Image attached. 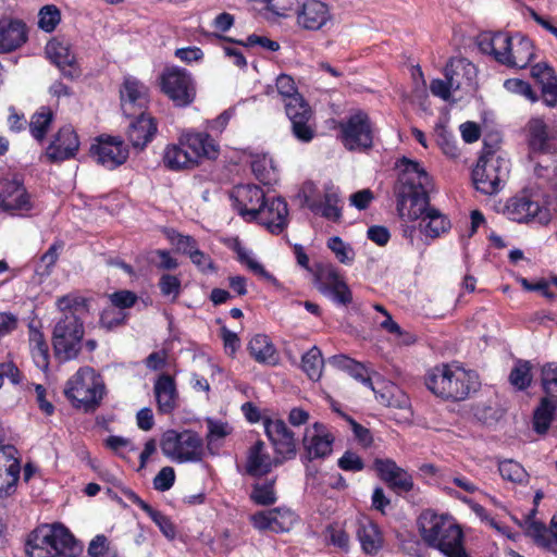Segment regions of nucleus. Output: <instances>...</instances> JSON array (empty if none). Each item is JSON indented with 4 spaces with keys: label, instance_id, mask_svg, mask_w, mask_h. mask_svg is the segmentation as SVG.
<instances>
[{
    "label": "nucleus",
    "instance_id": "obj_1",
    "mask_svg": "<svg viewBox=\"0 0 557 557\" xmlns=\"http://www.w3.org/2000/svg\"><path fill=\"white\" fill-rule=\"evenodd\" d=\"M398 181L395 187L397 211L405 221L416 222L417 225H405L403 235L411 245L416 234L428 240H433L450 228V221L438 209L430 205L429 193L432 180L425 169L417 161L403 158L397 161Z\"/></svg>",
    "mask_w": 557,
    "mask_h": 557
},
{
    "label": "nucleus",
    "instance_id": "obj_2",
    "mask_svg": "<svg viewBox=\"0 0 557 557\" xmlns=\"http://www.w3.org/2000/svg\"><path fill=\"white\" fill-rule=\"evenodd\" d=\"M423 543L445 557H471L465 547L461 525L449 513L423 510L417 520Z\"/></svg>",
    "mask_w": 557,
    "mask_h": 557
},
{
    "label": "nucleus",
    "instance_id": "obj_3",
    "mask_svg": "<svg viewBox=\"0 0 557 557\" xmlns=\"http://www.w3.org/2000/svg\"><path fill=\"white\" fill-rule=\"evenodd\" d=\"M57 307L61 317L52 331V345L55 356L63 361L76 359L82 346L85 329L78 317L85 308L84 298L69 294L58 298Z\"/></svg>",
    "mask_w": 557,
    "mask_h": 557
},
{
    "label": "nucleus",
    "instance_id": "obj_4",
    "mask_svg": "<svg viewBox=\"0 0 557 557\" xmlns=\"http://www.w3.org/2000/svg\"><path fill=\"white\" fill-rule=\"evenodd\" d=\"M424 381L436 397L453 401L467 399L480 386L478 373L459 362L435 366L426 372Z\"/></svg>",
    "mask_w": 557,
    "mask_h": 557
},
{
    "label": "nucleus",
    "instance_id": "obj_5",
    "mask_svg": "<svg viewBox=\"0 0 557 557\" xmlns=\"http://www.w3.org/2000/svg\"><path fill=\"white\" fill-rule=\"evenodd\" d=\"M83 546L62 524H44L28 536L25 552L28 557H77Z\"/></svg>",
    "mask_w": 557,
    "mask_h": 557
},
{
    "label": "nucleus",
    "instance_id": "obj_6",
    "mask_svg": "<svg viewBox=\"0 0 557 557\" xmlns=\"http://www.w3.org/2000/svg\"><path fill=\"white\" fill-rule=\"evenodd\" d=\"M275 89L284 102L295 137L304 143L312 140L315 134L312 111L298 94L294 79L289 75L281 74L276 78Z\"/></svg>",
    "mask_w": 557,
    "mask_h": 557
},
{
    "label": "nucleus",
    "instance_id": "obj_7",
    "mask_svg": "<svg viewBox=\"0 0 557 557\" xmlns=\"http://www.w3.org/2000/svg\"><path fill=\"white\" fill-rule=\"evenodd\" d=\"M102 377L90 367L79 368L66 382L64 395L71 404L85 411L95 410L104 396Z\"/></svg>",
    "mask_w": 557,
    "mask_h": 557
},
{
    "label": "nucleus",
    "instance_id": "obj_8",
    "mask_svg": "<svg viewBox=\"0 0 557 557\" xmlns=\"http://www.w3.org/2000/svg\"><path fill=\"white\" fill-rule=\"evenodd\" d=\"M329 363L334 368L347 372L355 380L361 382L364 386L372 389L375 394L377 401L387 407L405 408L408 406L407 396L393 383H383L381 388H377L371 376L370 370L362 363L345 356L337 355L329 359Z\"/></svg>",
    "mask_w": 557,
    "mask_h": 557
},
{
    "label": "nucleus",
    "instance_id": "obj_9",
    "mask_svg": "<svg viewBox=\"0 0 557 557\" xmlns=\"http://www.w3.org/2000/svg\"><path fill=\"white\" fill-rule=\"evenodd\" d=\"M510 171V161L498 152H486L480 157L472 171L475 188L484 195L498 193L507 180Z\"/></svg>",
    "mask_w": 557,
    "mask_h": 557
},
{
    "label": "nucleus",
    "instance_id": "obj_10",
    "mask_svg": "<svg viewBox=\"0 0 557 557\" xmlns=\"http://www.w3.org/2000/svg\"><path fill=\"white\" fill-rule=\"evenodd\" d=\"M160 447L164 456L178 463L198 462L205 455L203 440L191 430H168Z\"/></svg>",
    "mask_w": 557,
    "mask_h": 557
},
{
    "label": "nucleus",
    "instance_id": "obj_11",
    "mask_svg": "<svg viewBox=\"0 0 557 557\" xmlns=\"http://www.w3.org/2000/svg\"><path fill=\"white\" fill-rule=\"evenodd\" d=\"M374 126L369 115L356 111L339 123V138L350 151L368 149L372 146Z\"/></svg>",
    "mask_w": 557,
    "mask_h": 557
},
{
    "label": "nucleus",
    "instance_id": "obj_12",
    "mask_svg": "<svg viewBox=\"0 0 557 557\" xmlns=\"http://www.w3.org/2000/svg\"><path fill=\"white\" fill-rule=\"evenodd\" d=\"M161 90L177 107H187L196 98V84L191 74L177 66L168 67L160 76Z\"/></svg>",
    "mask_w": 557,
    "mask_h": 557
},
{
    "label": "nucleus",
    "instance_id": "obj_13",
    "mask_svg": "<svg viewBox=\"0 0 557 557\" xmlns=\"http://www.w3.org/2000/svg\"><path fill=\"white\" fill-rule=\"evenodd\" d=\"M554 208L547 203H540L527 194L517 195L507 200L504 213L512 221L535 222L547 225L554 215Z\"/></svg>",
    "mask_w": 557,
    "mask_h": 557
},
{
    "label": "nucleus",
    "instance_id": "obj_14",
    "mask_svg": "<svg viewBox=\"0 0 557 557\" xmlns=\"http://www.w3.org/2000/svg\"><path fill=\"white\" fill-rule=\"evenodd\" d=\"M0 208L18 216H24L34 209L30 195L15 175L0 178Z\"/></svg>",
    "mask_w": 557,
    "mask_h": 557
},
{
    "label": "nucleus",
    "instance_id": "obj_15",
    "mask_svg": "<svg viewBox=\"0 0 557 557\" xmlns=\"http://www.w3.org/2000/svg\"><path fill=\"white\" fill-rule=\"evenodd\" d=\"M524 129L531 160H535L536 157H548L552 164H556L557 144L550 136L544 120L539 116L531 117Z\"/></svg>",
    "mask_w": 557,
    "mask_h": 557
},
{
    "label": "nucleus",
    "instance_id": "obj_16",
    "mask_svg": "<svg viewBox=\"0 0 557 557\" xmlns=\"http://www.w3.org/2000/svg\"><path fill=\"white\" fill-rule=\"evenodd\" d=\"M463 72L470 79L475 75V66L467 59H451L444 70L445 79H433L430 84L431 92L447 101L450 99L451 92L462 87V82L455 77L456 74Z\"/></svg>",
    "mask_w": 557,
    "mask_h": 557
},
{
    "label": "nucleus",
    "instance_id": "obj_17",
    "mask_svg": "<svg viewBox=\"0 0 557 557\" xmlns=\"http://www.w3.org/2000/svg\"><path fill=\"white\" fill-rule=\"evenodd\" d=\"M334 435L322 422H314L305 429L302 447L308 460L323 459L332 454Z\"/></svg>",
    "mask_w": 557,
    "mask_h": 557
},
{
    "label": "nucleus",
    "instance_id": "obj_18",
    "mask_svg": "<svg viewBox=\"0 0 557 557\" xmlns=\"http://www.w3.org/2000/svg\"><path fill=\"white\" fill-rule=\"evenodd\" d=\"M47 58L70 79L81 76L82 70L71 42L65 38H53L46 46Z\"/></svg>",
    "mask_w": 557,
    "mask_h": 557
},
{
    "label": "nucleus",
    "instance_id": "obj_19",
    "mask_svg": "<svg viewBox=\"0 0 557 557\" xmlns=\"http://www.w3.org/2000/svg\"><path fill=\"white\" fill-rule=\"evenodd\" d=\"M90 153L106 169L113 170L128 158V149L119 137L99 136L90 147Z\"/></svg>",
    "mask_w": 557,
    "mask_h": 557
},
{
    "label": "nucleus",
    "instance_id": "obj_20",
    "mask_svg": "<svg viewBox=\"0 0 557 557\" xmlns=\"http://www.w3.org/2000/svg\"><path fill=\"white\" fill-rule=\"evenodd\" d=\"M264 432L275 453L284 460L293 459L297 453V441L295 434L290 431L282 419H263Z\"/></svg>",
    "mask_w": 557,
    "mask_h": 557
},
{
    "label": "nucleus",
    "instance_id": "obj_21",
    "mask_svg": "<svg viewBox=\"0 0 557 557\" xmlns=\"http://www.w3.org/2000/svg\"><path fill=\"white\" fill-rule=\"evenodd\" d=\"M252 222L265 226L272 234L282 233L288 224V208L281 197H267Z\"/></svg>",
    "mask_w": 557,
    "mask_h": 557
},
{
    "label": "nucleus",
    "instance_id": "obj_22",
    "mask_svg": "<svg viewBox=\"0 0 557 557\" xmlns=\"http://www.w3.org/2000/svg\"><path fill=\"white\" fill-rule=\"evenodd\" d=\"M234 207L238 214L247 222H252L267 196L257 185L244 184L234 187L231 193Z\"/></svg>",
    "mask_w": 557,
    "mask_h": 557
},
{
    "label": "nucleus",
    "instance_id": "obj_23",
    "mask_svg": "<svg viewBox=\"0 0 557 557\" xmlns=\"http://www.w3.org/2000/svg\"><path fill=\"white\" fill-rule=\"evenodd\" d=\"M180 137L181 144L186 146L195 165H197L202 159L214 160L218 158L219 145L209 134L186 132Z\"/></svg>",
    "mask_w": 557,
    "mask_h": 557
},
{
    "label": "nucleus",
    "instance_id": "obj_24",
    "mask_svg": "<svg viewBox=\"0 0 557 557\" xmlns=\"http://www.w3.org/2000/svg\"><path fill=\"white\" fill-rule=\"evenodd\" d=\"M297 516L285 507L260 511L251 517L253 527L258 530L272 532H287L296 522Z\"/></svg>",
    "mask_w": 557,
    "mask_h": 557
},
{
    "label": "nucleus",
    "instance_id": "obj_25",
    "mask_svg": "<svg viewBox=\"0 0 557 557\" xmlns=\"http://www.w3.org/2000/svg\"><path fill=\"white\" fill-rule=\"evenodd\" d=\"M79 148V139L70 125L59 129L53 140L47 147L46 156L53 162H61L74 158Z\"/></svg>",
    "mask_w": 557,
    "mask_h": 557
},
{
    "label": "nucleus",
    "instance_id": "obj_26",
    "mask_svg": "<svg viewBox=\"0 0 557 557\" xmlns=\"http://www.w3.org/2000/svg\"><path fill=\"white\" fill-rule=\"evenodd\" d=\"M320 290L339 305H348L352 299L344 277L333 267H327L320 273Z\"/></svg>",
    "mask_w": 557,
    "mask_h": 557
},
{
    "label": "nucleus",
    "instance_id": "obj_27",
    "mask_svg": "<svg viewBox=\"0 0 557 557\" xmlns=\"http://www.w3.org/2000/svg\"><path fill=\"white\" fill-rule=\"evenodd\" d=\"M331 18L329 7L319 0H307L296 12L298 26L308 30L322 28Z\"/></svg>",
    "mask_w": 557,
    "mask_h": 557
},
{
    "label": "nucleus",
    "instance_id": "obj_28",
    "mask_svg": "<svg viewBox=\"0 0 557 557\" xmlns=\"http://www.w3.org/2000/svg\"><path fill=\"white\" fill-rule=\"evenodd\" d=\"M17 450L14 446H2L0 451V496L9 495L15 487L21 471Z\"/></svg>",
    "mask_w": 557,
    "mask_h": 557
},
{
    "label": "nucleus",
    "instance_id": "obj_29",
    "mask_svg": "<svg viewBox=\"0 0 557 557\" xmlns=\"http://www.w3.org/2000/svg\"><path fill=\"white\" fill-rule=\"evenodd\" d=\"M27 40V29L21 20L3 17L0 20V53L18 49Z\"/></svg>",
    "mask_w": 557,
    "mask_h": 557
},
{
    "label": "nucleus",
    "instance_id": "obj_30",
    "mask_svg": "<svg viewBox=\"0 0 557 557\" xmlns=\"http://www.w3.org/2000/svg\"><path fill=\"white\" fill-rule=\"evenodd\" d=\"M524 530L539 546L557 554V512L552 517L549 528L531 516L525 519Z\"/></svg>",
    "mask_w": 557,
    "mask_h": 557
},
{
    "label": "nucleus",
    "instance_id": "obj_31",
    "mask_svg": "<svg viewBox=\"0 0 557 557\" xmlns=\"http://www.w3.org/2000/svg\"><path fill=\"white\" fill-rule=\"evenodd\" d=\"M510 39L511 37L503 32H483L478 36L476 42L482 53L492 55L497 62L505 65L509 60Z\"/></svg>",
    "mask_w": 557,
    "mask_h": 557
},
{
    "label": "nucleus",
    "instance_id": "obj_32",
    "mask_svg": "<svg viewBox=\"0 0 557 557\" xmlns=\"http://www.w3.org/2000/svg\"><path fill=\"white\" fill-rule=\"evenodd\" d=\"M273 463V459L262 441H257L248 448L245 470L249 475H264L271 471Z\"/></svg>",
    "mask_w": 557,
    "mask_h": 557
},
{
    "label": "nucleus",
    "instance_id": "obj_33",
    "mask_svg": "<svg viewBox=\"0 0 557 557\" xmlns=\"http://www.w3.org/2000/svg\"><path fill=\"white\" fill-rule=\"evenodd\" d=\"M147 102V88L135 78H126L121 89V106L126 115H133L135 107L143 109Z\"/></svg>",
    "mask_w": 557,
    "mask_h": 557
},
{
    "label": "nucleus",
    "instance_id": "obj_34",
    "mask_svg": "<svg viewBox=\"0 0 557 557\" xmlns=\"http://www.w3.org/2000/svg\"><path fill=\"white\" fill-rule=\"evenodd\" d=\"M158 409L162 413H171L177 406L178 393L174 379L161 374L153 386Z\"/></svg>",
    "mask_w": 557,
    "mask_h": 557
},
{
    "label": "nucleus",
    "instance_id": "obj_35",
    "mask_svg": "<svg viewBox=\"0 0 557 557\" xmlns=\"http://www.w3.org/2000/svg\"><path fill=\"white\" fill-rule=\"evenodd\" d=\"M531 74L542 87L543 102L547 107H555L557 103V77L554 70L546 63H537L532 66Z\"/></svg>",
    "mask_w": 557,
    "mask_h": 557
},
{
    "label": "nucleus",
    "instance_id": "obj_36",
    "mask_svg": "<svg viewBox=\"0 0 557 557\" xmlns=\"http://www.w3.org/2000/svg\"><path fill=\"white\" fill-rule=\"evenodd\" d=\"M357 536L362 550L368 555H375L383 546L382 532L369 518L363 517L359 520Z\"/></svg>",
    "mask_w": 557,
    "mask_h": 557
},
{
    "label": "nucleus",
    "instance_id": "obj_37",
    "mask_svg": "<svg viewBox=\"0 0 557 557\" xmlns=\"http://www.w3.org/2000/svg\"><path fill=\"white\" fill-rule=\"evenodd\" d=\"M157 132L154 120L145 113L129 124L127 131L128 140L135 148H144L153 138Z\"/></svg>",
    "mask_w": 557,
    "mask_h": 557
},
{
    "label": "nucleus",
    "instance_id": "obj_38",
    "mask_svg": "<svg viewBox=\"0 0 557 557\" xmlns=\"http://www.w3.org/2000/svg\"><path fill=\"white\" fill-rule=\"evenodd\" d=\"M317 207L318 208L312 210L314 214H319L333 222L338 221L342 216L338 188L331 183L325 184L323 186L322 197Z\"/></svg>",
    "mask_w": 557,
    "mask_h": 557
},
{
    "label": "nucleus",
    "instance_id": "obj_39",
    "mask_svg": "<svg viewBox=\"0 0 557 557\" xmlns=\"http://www.w3.org/2000/svg\"><path fill=\"white\" fill-rule=\"evenodd\" d=\"M247 348L250 356L259 363L275 366L278 362L276 348L264 334L253 335Z\"/></svg>",
    "mask_w": 557,
    "mask_h": 557
},
{
    "label": "nucleus",
    "instance_id": "obj_40",
    "mask_svg": "<svg viewBox=\"0 0 557 557\" xmlns=\"http://www.w3.org/2000/svg\"><path fill=\"white\" fill-rule=\"evenodd\" d=\"M28 344L35 366L42 371H47L50 363L49 346L44 333L33 324L29 325L28 330Z\"/></svg>",
    "mask_w": 557,
    "mask_h": 557
},
{
    "label": "nucleus",
    "instance_id": "obj_41",
    "mask_svg": "<svg viewBox=\"0 0 557 557\" xmlns=\"http://www.w3.org/2000/svg\"><path fill=\"white\" fill-rule=\"evenodd\" d=\"M534 57L533 44L530 39L516 36L510 39L508 61L505 65L510 67L524 69Z\"/></svg>",
    "mask_w": 557,
    "mask_h": 557
},
{
    "label": "nucleus",
    "instance_id": "obj_42",
    "mask_svg": "<svg viewBox=\"0 0 557 557\" xmlns=\"http://www.w3.org/2000/svg\"><path fill=\"white\" fill-rule=\"evenodd\" d=\"M206 424L207 448L211 454H216L224 445L226 437L233 433L234 428L228 422L214 418H207Z\"/></svg>",
    "mask_w": 557,
    "mask_h": 557
},
{
    "label": "nucleus",
    "instance_id": "obj_43",
    "mask_svg": "<svg viewBox=\"0 0 557 557\" xmlns=\"http://www.w3.org/2000/svg\"><path fill=\"white\" fill-rule=\"evenodd\" d=\"M164 165L173 171L184 170L196 166L190 158L186 146L181 144V137L177 144L169 145L163 153Z\"/></svg>",
    "mask_w": 557,
    "mask_h": 557
},
{
    "label": "nucleus",
    "instance_id": "obj_44",
    "mask_svg": "<svg viewBox=\"0 0 557 557\" xmlns=\"http://www.w3.org/2000/svg\"><path fill=\"white\" fill-rule=\"evenodd\" d=\"M133 503L147 513V516L158 525L161 533L168 540L172 541L176 537V528L168 516L152 508L148 503L138 496H134Z\"/></svg>",
    "mask_w": 557,
    "mask_h": 557
},
{
    "label": "nucleus",
    "instance_id": "obj_45",
    "mask_svg": "<svg viewBox=\"0 0 557 557\" xmlns=\"http://www.w3.org/2000/svg\"><path fill=\"white\" fill-rule=\"evenodd\" d=\"M557 406L548 398H542L533 413V428L539 434H545L556 417Z\"/></svg>",
    "mask_w": 557,
    "mask_h": 557
},
{
    "label": "nucleus",
    "instance_id": "obj_46",
    "mask_svg": "<svg viewBox=\"0 0 557 557\" xmlns=\"http://www.w3.org/2000/svg\"><path fill=\"white\" fill-rule=\"evenodd\" d=\"M52 120V111L47 107H41L30 119L29 132L32 136L41 141L45 138Z\"/></svg>",
    "mask_w": 557,
    "mask_h": 557
},
{
    "label": "nucleus",
    "instance_id": "obj_47",
    "mask_svg": "<svg viewBox=\"0 0 557 557\" xmlns=\"http://www.w3.org/2000/svg\"><path fill=\"white\" fill-rule=\"evenodd\" d=\"M498 471L502 478L515 484H527L529 474L525 469L512 459L499 461Z\"/></svg>",
    "mask_w": 557,
    "mask_h": 557
},
{
    "label": "nucleus",
    "instance_id": "obj_48",
    "mask_svg": "<svg viewBox=\"0 0 557 557\" xmlns=\"http://www.w3.org/2000/svg\"><path fill=\"white\" fill-rule=\"evenodd\" d=\"M236 253L238 257V260L242 264H244L249 271H251L253 274L262 277L263 280L268 282L275 283V277L269 273L263 265L256 259L252 251L238 246L236 248Z\"/></svg>",
    "mask_w": 557,
    "mask_h": 557
},
{
    "label": "nucleus",
    "instance_id": "obj_49",
    "mask_svg": "<svg viewBox=\"0 0 557 557\" xmlns=\"http://www.w3.org/2000/svg\"><path fill=\"white\" fill-rule=\"evenodd\" d=\"M301 367L310 380L317 381L320 379L323 368V359L318 347H312L302 356Z\"/></svg>",
    "mask_w": 557,
    "mask_h": 557
},
{
    "label": "nucleus",
    "instance_id": "obj_50",
    "mask_svg": "<svg viewBox=\"0 0 557 557\" xmlns=\"http://www.w3.org/2000/svg\"><path fill=\"white\" fill-rule=\"evenodd\" d=\"M541 384L544 398L557 403V363H546L541 369Z\"/></svg>",
    "mask_w": 557,
    "mask_h": 557
},
{
    "label": "nucleus",
    "instance_id": "obj_51",
    "mask_svg": "<svg viewBox=\"0 0 557 557\" xmlns=\"http://www.w3.org/2000/svg\"><path fill=\"white\" fill-rule=\"evenodd\" d=\"M436 144L443 153L449 158H457L459 149L454 135L442 124H437L434 128Z\"/></svg>",
    "mask_w": 557,
    "mask_h": 557
},
{
    "label": "nucleus",
    "instance_id": "obj_52",
    "mask_svg": "<svg viewBox=\"0 0 557 557\" xmlns=\"http://www.w3.org/2000/svg\"><path fill=\"white\" fill-rule=\"evenodd\" d=\"M274 484V479L257 482L250 494L253 503L263 506L273 504L276 500Z\"/></svg>",
    "mask_w": 557,
    "mask_h": 557
},
{
    "label": "nucleus",
    "instance_id": "obj_53",
    "mask_svg": "<svg viewBox=\"0 0 557 557\" xmlns=\"http://www.w3.org/2000/svg\"><path fill=\"white\" fill-rule=\"evenodd\" d=\"M261 5L260 11L267 17H285L293 9L296 0H256Z\"/></svg>",
    "mask_w": 557,
    "mask_h": 557
},
{
    "label": "nucleus",
    "instance_id": "obj_54",
    "mask_svg": "<svg viewBox=\"0 0 557 557\" xmlns=\"http://www.w3.org/2000/svg\"><path fill=\"white\" fill-rule=\"evenodd\" d=\"M62 248L63 244L60 242H57L49 247V249L41 256L36 267V273L38 275L47 276L51 273L59 259V255Z\"/></svg>",
    "mask_w": 557,
    "mask_h": 557
},
{
    "label": "nucleus",
    "instance_id": "obj_55",
    "mask_svg": "<svg viewBox=\"0 0 557 557\" xmlns=\"http://www.w3.org/2000/svg\"><path fill=\"white\" fill-rule=\"evenodd\" d=\"M510 383L518 389H525L532 381L531 364L529 361H519L509 375Z\"/></svg>",
    "mask_w": 557,
    "mask_h": 557
},
{
    "label": "nucleus",
    "instance_id": "obj_56",
    "mask_svg": "<svg viewBox=\"0 0 557 557\" xmlns=\"http://www.w3.org/2000/svg\"><path fill=\"white\" fill-rule=\"evenodd\" d=\"M327 247L335 255L336 259L344 264H351L355 259V251L349 244L341 237L333 236L327 240Z\"/></svg>",
    "mask_w": 557,
    "mask_h": 557
},
{
    "label": "nucleus",
    "instance_id": "obj_57",
    "mask_svg": "<svg viewBox=\"0 0 557 557\" xmlns=\"http://www.w3.org/2000/svg\"><path fill=\"white\" fill-rule=\"evenodd\" d=\"M255 176L263 184H270L274 180V168L272 160L267 156L257 157L251 163Z\"/></svg>",
    "mask_w": 557,
    "mask_h": 557
},
{
    "label": "nucleus",
    "instance_id": "obj_58",
    "mask_svg": "<svg viewBox=\"0 0 557 557\" xmlns=\"http://www.w3.org/2000/svg\"><path fill=\"white\" fill-rule=\"evenodd\" d=\"M158 285L162 296L169 298L171 301H175L182 292V282L176 275H161Z\"/></svg>",
    "mask_w": 557,
    "mask_h": 557
},
{
    "label": "nucleus",
    "instance_id": "obj_59",
    "mask_svg": "<svg viewBox=\"0 0 557 557\" xmlns=\"http://www.w3.org/2000/svg\"><path fill=\"white\" fill-rule=\"evenodd\" d=\"M60 20L61 15L58 8L54 5H46L39 11L38 26L42 30L51 33L60 23Z\"/></svg>",
    "mask_w": 557,
    "mask_h": 557
},
{
    "label": "nucleus",
    "instance_id": "obj_60",
    "mask_svg": "<svg viewBox=\"0 0 557 557\" xmlns=\"http://www.w3.org/2000/svg\"><path fill=\"white\" fill-rule=\"evenodd\" d=\"M213 36L216 38L223 39L225 41H228V42L242 45L244 47L260 46L261 48L269 50V51H273V52L277 51L280 49V44L277 41L272 40L264 36L250 35V36H248L246 42H243L240 40H233L231 38L219 36L215 34Z\"/></svg>",
    "mask_w": 557,
    "mask_h": 557
},
{
    "label": "nucleus",
    "instance_id": "obj_61",
    "mask_svg": "<svg viewBox=\"0 0 557 557\" xmlns=\"http://www.w3.org/2000/svg\"><path fill=\"white\" fill-rule=\"evenodd\" d=\"M104 445L122 458H126L129 453L137 450V447L129 438L117 435H110L104 441Z\"/></svg>",
    "mask_w": 557,
    "mask_h": 557
},
{
    "label": "nucleus",
    "instance_id": "obj_62",
    "mask_svg": "<svg viewBox=\"0 0 557 557\" xmlns=\"http://www.w3.org/2000/svg\"><path fill=\"white\" fill-rule=\"evenodd\" d=\"M111 307L124 311L132 308L138 300L134 292L122 289L109 295Z\"/></svg>",
    "mask_w": 557,
    "mask_h": 557
},
{
    "label": "nucleus",
    "instance_id": "obj_63",
    "mask_svg": "<svg viewBox=\"0 0 557 557\" xmlns=\"http://www.w3.org/2000/svg\"><path fill=\"white\" fill-rule=\"evenodd\" d=\"M504 87L506 88V90H508L512 94L521 95L532 102L537 100L530 84L522 79H518V78L506 79L504 82Z\"/></svg>",
    "mask_w": 557,
    "mask_h": 557
},
{
    "label": "nucleus",
    "instance_id": "obj_64",
    "mask_svg": "<svg viewBox=\"0 0 557 557\" xmlns=\"http://www.w3.org/2000/svg\"><path fill=\"white\" fill-rule=\"evenodd\" d=\"M323 194V189L320 190V188L313 183V182H306L304 183L300 195L304 198V203L306 207H308L311 211L314 208H318V202L321 199Z\"/></svg>",
    "mask_w": 557,
    "mask_h": 557
}]
</instances>
